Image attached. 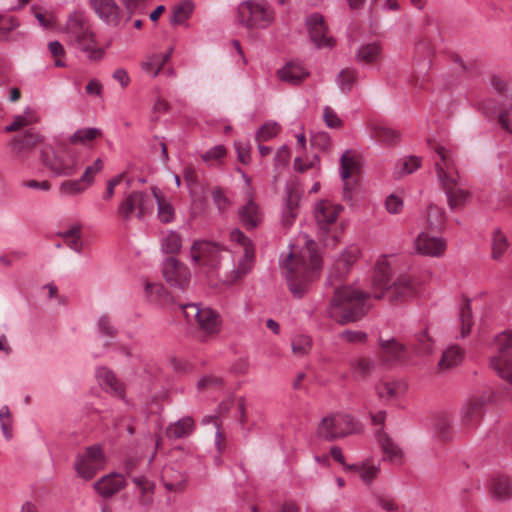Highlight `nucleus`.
I'll return each mask as SVG.
<instances>
[{"mask_svg": "<svg viewBox=\"0 0 512 512\" xmlns=\"http://www.w3.org/2000/svg\"><path fill=\"white\" fill-rule=\"evenodd\" d=\"M195 429V422L190 416H185L167 427L166 434L170 439L188 437Z\"/></svg>", "mask_w": 512, "mask_h": 512, "instance_id": "obj_30", "label": "nucleus"}, {"mask_svg": "<svg viewBox=\"0 0 512 512\" xmlns=\"http://www.w3.org/2000/svg\"><path fill=\"white\" fill-rule=\"evenodd\" d=\"M447 196V202L451 210L463 207L470 196L468 190L460 187L457 180H446L441 184Z\"/></svg>", "mask_w": 512, "mask_h": 512, "instance_id": "obj_21", "label": "nucleus"}, {"mask_svg": "<svg viewBox=\"0 0 512 512\" xmlns=\"http://www.w3.org/2000/svg\"><path fill=\"white\" fill-rule=\"evenodd\" d=\"M358 78V71L354 68H344L336 76L335 82L342 93L351 91Z\"/></svg>", "mask_w": 512, "mask_h": 512, "instance_id": "obj_36", "label": "nucleus"}, {"mask_svg": "<svg viewBox=\"0 0 512 512\" xmlns=\"http://www.w3.org/2000/svg\"><path fill=\"white\" fill-rule=\"evenodd\" d=\"M235 150L237 153L238 160L242 164H248L250 162V146L244 142H235Z\"/></svg>", "mask_w": 512, "mask_h": 512, "instance_id": "obj_62", "label": "nucleus"}, {"mask_svg": "<svg viewBox=\"0 0 512 512\" xmlns=\"http://www.w3.org/2000/svg\"><path fill=\"white\" fill-rule=\"evenodd\" d=\"M200 329L209 334H216L219 332L221 324L219 314L209 307L202 306L199 314L195 320Z\"/></svg>", "mask_w": 512, "mask_h": 512, "instance_id": "obj_26", "label": "nucleus"}, {"mask_svg": "<svg viewBox=\"0 0 512 512\" xmlns=\"http://www.w3.org/2000/svg\"><path fill=\"white\" fill-rule=\"evenodd\" d=\"M153 197L157 203L158 218L162 223H170L174 219V207L171 203L165 201L158 188L152 187Z\"/></svg>", "mask_w": 512, "mask_h": 512, "instance_id": "obj_33", "label": "nucleus"}, {"mask_svg": "<svg viewBox=\"0 0 512 512\" xmlns=\"http://www.w3.org/2000/svg\"><path fill=\"white\" fill-rule=\"evenodd\" d=\"M38 121L37 113L31 108H26L23 114L15 116L11 124L5 127V132L18 131Z\"/></svg>", "mask_w": 512, "mask_h": 512, "instance_id": "obj_34", "label": "nucleus"}, {"mask_svg": "<svg viewBox=\"0 0 512 512\" xmlns=\"http://www.w3.org/2000/svg\"><path fill=\"white\" fill-rule=\"evenodd\" d=\"M415 248L418 254L440 257L446 250V243L443 238L432 237L422 232L415 240Z\"/></svg>", "mask_w": 512, "mask_h": 512, "instance_id": "obj_18", "label": "nucleus"}, {"mask_svg": "<svg viewBox=\"0 0 512 512\" xmlns=\"http://www.w3.org/2000/svg\"><path fill=\"white\" fill-rule=\"evenodd\" d=\"M498 355L490 359V366L512 386V332L504 331L495 338Z\"/></svg>", "mask_w": 512, "mask_h": 512, "instance_id": "obj_10", "label": "nucleus"}, {"mask_svg": "<svg viewBox=\"0 0 512 512\" xmlns=\"http://www.w3.org/2000/svg\"><path fill=\"white\" fill-rule=\"evenodd\" d=\"M65 34L68 43L86 53L89 60L99 61L103 58L105 50L97 47L95 33L89 20L82 12H74L68 17Z\"/></svg>", "mask_w": 512, "mask_h": 512, "instance_id": "obj_4", "label": "nucleus"}, {"mask_svg": "<svg viewBox=\"0 0 512 512\" xmlns=\"http://www.w3.org/2000/svg\"><path fill=\"white\" fill-rule=\"evenodd\" d=\"M300 201V193L296 185L286 186L285 208L297 210Z\"/></svg>", "mask_w": 512, "mask_h": 512, "instance_id": "obj_55", "label": "nucleus"}, {"mask_svg": "<svg viewBox=\"0 0 512 512\" xmlns=\"http://www.w3.org/2000/svg\"><path fill=\"white\" fill-rule=\"evenodd\" d=\"M125 479L122 474L111 473L101 477L94 483L95 490L103 498H110L125 487Z\"/></svg>", "mask_w": 512, "mask_h": 512, "instance_id": "obj_20", "label": "nucleus"}, {"mask_svg": "<svg viewBox=\"0 0 512 512\" xmlns=\"http://www.w3.org/2000/svg\"><path fill=\"white\" fill-rule=\"evenodd\" d=\"M499 123L503 129L512 134V104L509 109L503 110L499 114Z\"/></svg>", "mask_w": 512, "mask_h": 512, "instance_id": "obj_64", "label": "nucleus"}, {"mask_svg": "<svg viewBox=\"0 0 512 512\" xmlns=\"http://www.w3.org/2000/svg\"><path fill=\"white\" fill-rule=\"evenodd\" d=\"M383 452L388 456L390 461H399L402 458L401 449L395 445L390 439H385L382 442Z\"/></svg>", "mask_w": 512, "mask_h": 512, "instance_id": "obj_57", "label": "nucleus"}, {"mask_svg": "<svg viewBox=\"0 0 512 512\" xmlns=\"http://www.w3.org/2000/svg\"><path fill=\"white\" fill-rule=\"evenodd\" d=\"M369 298V293L351 286L336 287L330 300L328 315L339 325L357 322L369 312Z\"/></svg>", "mask_w": 512, "mask_h": 512, "instance_id": "obj_2", "label": "nucleus"}, {"mask_svg": "<svg viewBox=\"0 0 512 512\" xmlns=\"http://www.w3.org/2000/svg\"><path fill=\"white\" fill-rule=\"evenodd\" d=\"M305 23L310 39L317 48L333 46V39L326 36L327 27L321 14L313 13L309 15Z\"/></svg>", "mask_w": 512, "mask_h": 512, "instance_id": "obj_16", "label": "nucleus"}, {"mask_svg": "<svg viewBox=\"0 0 512 512\" xmlns=\"http://www.w3.org/2000/svg\"><path fill=\"white\" fill-rule=\"evenodd\" d=\"M416 350L419 354H428L432 351L433 343L426 330L416 335Z\"/></svg>", "mask_w": 512, "mask_h": 512, "instance_id": "obj_56", "label": "nucleus"}, {"mask_svg": "<svg viewBox=\"0 0 512 512\" xmlns=\"http://www.w3.org/2000/svg\"><path fill=\"white\" fill-rule=\"evenodd\" d=\"M351 366L356 373L364 378L375 369L376 363L370 358H358L351 363Z\"/></svg>", "mask_w": 512, "mask_h": 512, "instance_id": "obj_49", "label": "nucleus"}, {"mask_svg": "<svg viewBox=\"0 0 512 512\" xmlns=\"http://www.w3.org/2000/svg\"><path fill=\"white\" fill-rule=\"evenodd\" d=\"M437 436L444 441L451 439V423L447 416H440L435 424Z\"/></svg>", "mask_w": 512, "mask_h": 512, "instance_id": "obj_54", "label": "nucleus"}, {"mask_svg": "<svg viewBox=\"0 0 512 512\" xmlns=\"http://www.w3.org/2000/svg\"><path fill=\"white\" fill-rule=\"evenodd\" d=\"M254 256V247H249L246 250H244V255L239 260L237 266H235V261L233 260V266H230V268H226V271H220L221 282L226 284H233L238 279L248 274L252 269Z\"/></svg>", "mask_w": 512, "mask_h": 512, "instance_id": "obj_15", "label": "nucleus"}, {"mask_svg": "<svg viewBox=\"0 0 512 512\" xmlns=\"http://www.w3.org/2000/svg\"><path fill=\"white\" fill-rule=\"evenodd\" d=\"M201 307L202 306L198 303H188V304H182L180 306L182 313L188 322H192L193 320H196Z\"/></svg>", "mask_w": 512, "mask_h": 512, "instance_id": "obj_61", "label": "nucleus"}, {"mask_svg": "<svg viewBox=\"0 0 512 512\" xmlns=\"http://www.w3.org/2000/svg\"><path fill=\"white\" fill-rule=\"evenodd\" d=\"M367 337V333L363 331L345 330L339 333V338L348 343H364Z\"/></svg>", "mask_w": 512, "mask_h": 512, "instance_id": "obj_58", "label": "nucleus"}, {"mask_svg": "<svg viewBox=\"0 0 512 512\" xmlns=\"http://www.w3.org/2000/svg\"><path fill=\"white\" fill-rule=\"evenodd\" d=\"M162 273L169 285L181 290L186 289L190 283V270L174 257H169L163 262Z\"/></svg>", "mask_w": 512, "mask_h": 512, "instance_id": "obj_12", "label": "nucleus"}, {"mask_svg": "<svg viewBox=\"0 0 512 512\" xmlns=\"http://www.w3.org/2000/svg\"><path fill=\"white\" fill-rule=\"evenodd\" d=\"M238 217L247 230L255 229L262 222L260 208L252 199L239 208Z\"/></svg>", "mask_w": 512, "mask_h": 512, "instance_id": "obj_25", "label": "nucleus"}, {"mask_svg": "<svg viewBox=\"0 0 512 512\" xmlns=\"http://www.w3.org/2000/svg\"><path fill=\"white\" fill-rule=\"evenodd\" d=\"M89 187L79 178L76 180H65L59 185V194L62 196H77L84 193Z\"/></svg>", "mask_w": 512, "mask_h": 512, "instance_id": "obj_40", "label": "nucleus"}, {"mask_svg": "<svg viewBox=\"0 0 512 512\" xmlns=\"http://www.w3.org/2000/svg\"><path fill=\"white\" fill-rule=\"evenodd\" d=\"M386 209L391 214L399 213L403 208V201L396 195H389L385 202Z\"/></svg>", "mask_w": 512, "mask_h": 512, "instance_id": "obj_63", "label": "nucleus"}, {"mask_svg": "<svg viewBox=\"0 0 512 512\" xmlns=\"http://www.w3.org/2000/svg\"><path fill=\"white\" fill-rule=\"evenodd\" d=\"M323 118L325 124L329 128H340L342 126V120L338 117L335 111L329 107L325 106L323 111Z\"/></svg>", "mask_w": 512, "mask_h": 512, "instance_id": "obj_59", "label": "nucleus"}, {"mask_svg": "<svg viewBox=\"0 0 512 512\" xmlns=\"http://www.w3.org/2000/svg\"><path fill=\"white\" fill-rule=\"evenodd\" d=\"M192 9L193 6L189 1H184L181 4L175 6L170 18V22L173 25L184 23L190 17Z\"/></svg>", "mask_w": 512, "mask_h": 512, "instance_id": "obj_46", "label": "nucleus"}, {"mask_svg": "<svg viewBox=\"0 0 512 512\" xmlns=\"http://www.w3.org/2000/svg\"><path fill=\"white\" fill-rule=\"evenodd\" d=\"M341 211L342 207L339 205H333L327 201H319L315 205L314 210L318 227L324 232L329 231L330 226L335 223Z\"/></svg>", "mask_w": 512, "mask_h": 512, "instance_id": "obj_19", "label": "nucleus"}, {"mask_svg": "<svg viewBox=\"0 0 512 512\" xmlns=\"http://www.w3.org/2000/svg\"><path fill=\"white\" fill-rule=\"evenodd\" d=\"M99 384L106 390L120 398L124 397V388L116 376L109 369L102 367L97 370Z\"/></svg>", "mask_w": 512, "mask_h": 512, "instance_id": "obj_29", "label": "nucleus"}, {"mask_svg": "<svg viewBox=\"0 0 512 512\" xmlns=\"http://www.w3.org/2000/svg\"><path fill=\"white\" fill-rule=\"evenodd\" d=\"M508 247V241L506 236L500 229H496L493 232L492 238V257L493 259H499Z\"/></svg>", "mask_w": 512, "mask_h": 512, "instance_id": "obj_48", "label": "nucleus"}, {"mask_svg": "<svg viewBox=\"0 0 512 512\" xmlns=\"http://www.w3.org/2000/svg\"><path fill=\"white\" fill-rule=\"evenodd\" d=\"M89 5L107 25L116 27L120 23V8L115 0H89Z\"/></svg>", "mask_w": 512, "mask_h": 512, "instance_id": "obj_17", "label": "nucleus"}, {"mask_svg": "<svg viewBox=\"0 0 512 512\" xmlns=\"http://www.w3.org/2000/svg\"><path fill=\"white\" fill-rule=\"evenodd\" d=\"M19 26L14 17L0 15V41H18L24 37L23 33L13 31Z\"/></svg>", "mask_w": 512, "mask_h": 512, "instance_id": "obj_31", "label": "nucleus"}, {"mask_svg": "<svg viewBox=\"0 0 512 512\" xmlns=\"http://www.w3.org/2000/svg\"><path fill=\"white\" fill-rule=\"evenodd\" d=\"M278 78L291 85H299L309 76V72L298 62H288L277 71Z\"/></svg>", "mask_w": 512, "mask_h": 512, "instance_id": "obj_24", "label": "nucleus"}, {"mask_svg": "<svg viewBox=\"0 0 512 512\" xmlns=\"http://www.w3.org/2000/svg\"><path fill=\"white\" fill-rule=\"evenodd\" d=\"M462 361V350L458 346H452L443 352L439 361L440 368H452Z\"/></svg>", "mask_w": 512, "mask_h": 512, "instance_id": "obj_44", "label": "nucleus"}, {"mask_svg": "<svg viewBox=\"0 0 512 512\" xmlns=\"http://www.w3.org/2000/svg\"><path fill=\"white\" fill-rule=\"evenodd\" d=\"M371 131L374 139L386 145L396 144L400 139L397 131L382 124H373Z\"/></svg>", "mask_w": 512, "mask_h": 512, "instance_id": "obj_32", "label": "nucleus"}, {"mask_svg": "<svg viewBox=\"0 0 512 512\" xmlns=\"http://www.w3.org/2000/svg\"><path fill=\"white\" fill-rule=\"evenodd\" d=\"M435 152L439 156V160L435 162V169L440 183L443 184L450 179L457 180L459 177L454 154L443 146H437Z\"/></svg>", "mask_w": 512, "mask_h": 512, "instance_id": "obj_14", "label": "nucleus"}, {"mask_svg": "<svg viewBox=\"0 0 512 512\" xmlns=\"http://www.w3.org/2000/svg\"><path fill=\"white\" fill-rule=\"evenodd\" d=\"M421 165V158L417 156H409L401 161H399L396 165V169L394 175L397 179L403 177L404 175H408L417 170Z\"/></svg>", "mask_w": 512, "mask_h": 512, "instance_id": "obj_42", "label": "nucleus"}, {"mask_svg": "<svg viewBox=\"0 0 512 512\" xmlns=\"http://www.w3.org/2000/svg\"><path fill=\"white\" fill-rule=\"evenodd\" d=\"M355 431L354 419L348 414H331L321 420L317 435L326 440L334 441Z\"/></svg>", "mask_w": 512, "mask_h": 512, "instance_id": "obj_9", "label": "nucleus"}, {"mask_svg": "<svg viewBox=\"0 0 512 512\" xmlns=\"http://www.w3.org/2000/svg\"><path fill=\"white\" fill-rule=\"evenodd\" d=\"M45 137L39 132L28 129L22 134L14 136L9 142L11 152L16 157H22L25 152H30L35 149L36 146L44 144Z\"/></svg>", "mask_w": 512, "mask_h": 512, "instance_id": "obj_13", "label": "nucleus"}, {"mask_svg": "<svg viewBox=\"0 0 512 512\" xmlns=\"http://www.w3.org/2000/svg\"><path fill=\"white\" fill-rule=\"evenodd\" d=\"M381 53V47L378 43H369L359 47L355 54V59L359 63H373Z\"/></svg>", "mask_w": 512, "mask_h": 512, "instance_id": "obj_37", "label": "nucleus"}, {"mask_svg": "<svg viewBox=\"0 0 512 512\" xmlns=\"http://www.w3.org/2000/svg\"><path fill=\"white\" fill-rule=\"evenodd\" d=\"M445 221V212L436 205L428 207L427 222L431 229L440 230Z\"/></svg>", "mask_w": 512, "mask_h": 512, "instance_id": "obj_47", "label": "nucleus"}, {"mask_svg": "<svg viewBox=\"0 0 512 512\" xmlns=\"http://www.w3.org/2000/svg\"><path fill=\"white\" fill-rule=\"evenodd\" d=\"M192 260L209 268V273L221 281L220 271L233 266L232 253L217 243L195 241L192 245Z\"/></svg>", "mask_w": 512, "mask_h": 512, "instance_id": "obj_5", "label": "nucleus"}, {"mask_svg": "<svg viewBox=\"0 0 512 512\" xmlns=\"http://www.w3.org/2000/svg\"><path fill=\"white\" fill-rule=\"evenodd\" d=\"M391 267L387 259L379 260L375 266L373 275V297L377 300L387 299L389 302L402 301L414 293L411 278L407 275H400L392 281Z\"/></svg>", "mask_w": 512, "mask_h": 512, "instance_id": "obj_3", "label": "nucleus"}, {"mask_svg": "<svg viewBox=\"0 0 512 512\" xmlns=\"http://www.w3.org/2000/svg\"><path fill=\"white\" fill-rule=\"evenodd\" d=\"M74 468L80 477L84 478L85 480H90L96 475L97 471L101 467L94 463L88 462L85 460V457H83L81 454H78L74 462Z\"/></svg>", "mask_w": 512, "mask_h": 512, "instance_id": "obj_38", "label": "nucleus"}, {"mask_svg": "<svg viewBox=\"0 0 512 512\" xmlns=\"http://www.w3.org/2000/svg\"><path fill=\"white\" fill-rule=\"evenodd\" d=\"M490 493L495 500L502 502L510 500L512 498V479L506 475L493 478Z\"/></svg>", "mask_w": 512, "mask_h": 512, "instance_id": "obj_28", "label": "nucleus"}, {"mask_svg": "<svg viewBox=\"0 0 512 512\" xmlns=\"http://www.w3.org/2000/svg\"><path fill=\"white\" fill-rule=\"evenodd\" d=\"M153 209L154 203L150 195L142 191H133L120 202L117 213L124 222H128L133 215L142 220L147 214L152 213Z\"/></svg>", "mask_w": 512, "mask_h": 512, "instance_id": "obj_8", "label": "nucleus"}, {"mask_svg": "<svg viewBox=\"0 0 512 512\" xmlns=\"http://www.w3.org/2000/svg\"><path fill=\"white\" fill-rule=\"evenodd\" d=\"M495 398L494 392H485L479 396L468 399L461 410V422L465 426H472L479 422L484 414L487 404Z\"/></svg>", "mask_w": 512, "mask_h": 512, "instance_id": "obj_11", "label": "nucleus"}, {"mask_svg": "<svg viewBox=\"0 0 512 512\" xmlns=\"http://www.w3.org/2000/svg\"><path fill=\"white\" fill-rule=\"evenodd\" d=\"M347 469L359 472V477L366 484H370L380 471L379 465H368L363 463L362 465H348Z\"/></svg>", "mask_w": 512, "mask_h": 512, "instance_id": "obj_45", "label": "nucleus"}, {"mask_svg": "<svg viewBox=\"0 0 512 512\" xmlns=\"http://www.w3.org/2000/svg\"><path fill=\"white\" fill-rule=\"evenodd\" d=\"M182 247V238L176 231H169L161 239V249L166 254H176Z\"/></svg>", "mask_w": 512, "mask_h": 512, "instance_id": "obj_39", "label": "nucleus"}, {"mask_svg": "<svg viewBox=\"0 0 512 512\" xmlns=\"http://www.w3.org/2000/svg\"><path fill=\"white\" fill-rule=\"evenodd\" d=\"M280 131V126L276 123H265L256 133L257 141H267L275 137Z\"/></svg>", "mask_w": 512, "mask_h": 512, "instance_id": "obj_51", "label": "nucleus"}, {"mask_svg": "<svg viewBox=\"0 0 512 512\" xmlns=\"http://www.w3.org/2000/svg\"><path fill=\"white\" fill-rule=\"evenodd\" d=\"M359 256L357 247H349L336 260V268L340 273H346L350 267L356 262Z\"/></svg>", "mask_w": 512, "mask_h": 512, "instance_id": "obj_43", "label": "nucleus"}, {"mask_svg": "<svg viewBox=\"0 0 512 512\" xmlns=\"http://www.w3.org/2000/svg\"><path fill=\"white\" fill-rule=\"evenodd\" d=\"M47 47L52 57L55 58L54 65L56 67H65L66 63L62 60V57L65 56L63 45L59 41L54 40L50 41Z\"/></svg>", "mask_w": 512, "mask_h": 512, "instance_id": "obj_53", "label": "nucleus"}, {"mask_svg": "<svg viewBox=\"0 0 512 512\" xmlns=\"http://www.w3.org/2000/svg\"><path fill=\"white\" fill-rule=\"evenodd\" d=\"M40 160L56 177L74 176L79 169L77 157L68 147L56 152L52 146L44 145L40 150Z\"/></svg>", "mask_w": 512, "mask_h": 512, "instance_id": "obj_7", "label": "nucleus"}, {"mask_svg": "<svg viewBox=\"0 0 512 512\" xmlns=\"http://www.w3.org/2000/svg\"><path fill=\"white\" fill-rule=\"evenodd\" d=\"M101 136L102 131L99 128H83L78 129L75 133H73L70 136L69 141L71 144H86Z\"/></svg>", "mask_w": 512, "mask_h": 512, "instance_id": "obj_41", "label": "nucleus"}, {"mask_svg": "<svg viewBox=\"0 0 512 512\" xmlns=\"http://www.w3.org/2000/svg\"><path fill=\"white\" fill-rule=\"evenodd\" d=\"M274 18V9L267 0H246L238 5V23L248 29H265Z\"/></svg>", "mask_w": 512, "mask_h": 512, "instance_id": "obj_6", "label": "nucleus"}, {"mask_svg": "<svg viewBox=\"0 0 512 512\" xmlns=\"http://www.w3.org/2000/svg\"><path fill=\"white\" fill-rule=\"evenodd\" d=\"M376 393L381 400H392L399 398L406 390L405 384L400 380H381L376 386Z\"/></svg>", "mask_w": 512, "mask_h": 512, "instance_id": "obj_27", "label": "nucleus"}, {"mask_svg": "<svg viewBox=\"0 0 512 512\" xmlns=\"http://www.w3.org/2000/svg\"><path fill=\"white\" fill-rule=\"evenodd\" d=\"M312 345V340L309 336L300 335L292 340V350L294 354L304 355L306 354Z\"/></svg>", "mask_w": 512, "mask_h": 512, "instance_id": "obj_52", "label": "nucleus"}, {"mask_svg": "<svg viewBox=\"0 0 512 512\" xmlns=\"http://www.w3.org/2000/svg\"><path fill=\"white\" fill-rule=\"evenodd\" d=\"M459 321L461 324L460 337L465 338L470 334L471 328L474 324L471 304L469 299H464V302L459 309Z\"/></svg>", "mask_w": 512, "mask_h": 512, "instance_id": "obj_35", "label": "nucleus"}, {"mask_svg": "<svg viewBox=\"0 0 512 512\" xmlns=\"http://www.w3.org/2000/svg\"><path fill=\"white\" fill-rule=\"evenodd\" d=\"M212 199L220 212L225 211L230 206V201L220 188L212 191Z\"/></svg>", "mask_w": 512, "mask_h": 512, "instance_id": "obj_60", "label": "nucleus"}, {"mask_svg": "<svg viewBox=\"0 0 512 512\" xmlns=\"http://www.w3.org/2000/svg\"><path fill=\"white\" fill-rule=\"evenodd\" d=\"M378 344L382 353L379 355L384 363L390 361H401L406 357V347L396 338L383 339L378 338Z\"/></svg>", "mask_w": 512, "mask_h": 512, "instance_id": "obj_22", "label": "nucleus"}, {"mask_svg": "<svg viewBox=\"0 0 512 512\" xmlns=\"http://www.w3.org/2000/svg\"><path fill=\"white\" fill-rule=\"evenodd\" d=\"M81 455L85 457V460L88 462L94 463L99 467L103 465L104 454L100 445H92L87 447L85 453Z\"/></svg>", "mask_w": 512, "mask_h": 512, "instance_id": "obj_50", "label": "nucleus"}, {"mask_svg": "<svg viewBox=\"0 0 512 512\" xmlns=\"http://www.w3.org/2000/svg\"><path fill=\"white\" fill-rule=\"evenodd\" d=\"M290 292L297 298H302L319 276L321 257L316 251V243L307 242V247L300 255L290 252L282 262Z\"/></svg>", "mask_w": 512, "mask_h": 512, "instance_id": "obj_1", "label": "nucleus"}, {"mask_svg": "<svg viewBox=\"0 0 512 512\" xmlns=\"http://www.w3.org/2000/svg\"><path fill=\"white\" fill-rule=\"evenodd\" d=\"M358 168L357 163L354 158L350 156V151H345L340 158V176L344 181L343 186V197L347 201L352 200V190L354 187V183L348 181L352 172Z\"/></svg>", "mask_w": 512, "mask_h": 512, "instance_id": "obj_23", "label": "nucleus"}]
</instances>
